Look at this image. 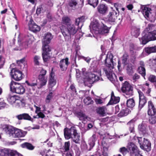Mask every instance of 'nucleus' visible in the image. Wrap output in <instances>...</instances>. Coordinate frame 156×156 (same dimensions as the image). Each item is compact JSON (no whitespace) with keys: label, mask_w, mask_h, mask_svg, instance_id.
<instances>
[{"label":"nucleus","mask_w":156,"mask_h":156,"mask_svg":"<svg viewBox=\"0 0 156 156\" xmlns=\"http://www.w3.org/2000/svg\"><path fill=\"white\" fill-rule=\"evenodd\" d=\"M151 27L149 24L142 33V37H140L141 44L145 45L150 41L156 40V30H150Z\"/></svg>","instance_id":"f257e3e1"},{"label":"nucleus","mask_w":156,"mask_h":156,"mask_svg":"<svg viewBox=\"0 0 156 156\" xmlns=\"http://www.w3.org/2000/svg\"><path fill=\"white\" fill-rule=\"evenodd\" d=\"M113 58V55L112 53H111L109 56L108 55L106 56L105 60V63L106 67L103 69L107 78L111 81H114L113 74L115 75V74L112 70L114 66Z\"/></svg>","instance_id":"f03ea898"},{"label":"nucleus","mask_w":156,"mask_h":156,"mask_svg":"<svg viewBox=\"0 0 156 156\" xmlns=\"http://www.w3.org/2000/svg\"><path fill=\"white\" fill-rule=\"evenodd\" d=\"M64 135L65 139L69 140L72 138V141L76 144L80 143V135L77 133L76 128L72 126L70 129L67 127L64 129Z\"/></svg>","instance_id":"7ed1b4c3"},{"label":"nucleus","mask_w":156,"mask_h":156,"mask_svg":"<svg viewBox=\"0 0 156 156\" xmlns=\"http://www.w3.org/2000/svg\"><path fill=\"white\" fill-rule=\"evenodd\" d=\"M24 84H21L19 83L12 81L10 84V90L11 92L19 94H23L25 92V89L24 87Z\"/></svg>","instance_id":"20e7f679"},{"label":"nucleus","mask_w":156,"mask_h":156,"mask_svg":"<svg viewBox=\"0 0 156 156\" xmlns=\"http://www.w3.org/2000/svg\"><path fill=\"white\" fill-rule=\"evenodd\" d=\"M61 31L64 37L69 35H74L77 32V29L73 24H69L67 27L62 26L61 28Z\"/></svg>","instance_id":"39448f33"},{"label":"nucleus","mask_w":156,"mask_h":156,"mask_svg":"<svg viewBox=\"0 0 156 156\" xmlns=\"http://www.w3.org/2000/svg\"><path fill=\"white\" fill-rule=\"evenodd\" d=\"M135 139L138 140L141 149L147 152L151 150V144L148 139L145 138H143L142 137H136L135 138Z\"/></svg>","instance_id":"423d86ee"},{"label":"nucleus","mask_w":156,"mask_h":156,"mask_svg":"<svg viewBox=\"0 0 156 156\" xmlns=\"http://www.w3.org/2000/svg\"><path fill=\"white\" fill-rule=\"evenodd\" d=\"M97 139V135L96 134H93L90 137L88 141L89 146L85 143H82L81 148L83 151H89L94 146L95 142Z\"/></svg>","instance_id":"0eeeda50"},{"label":"nucleus","mask_w":156,"mask_h":156,"mask_svg":"<svg viewBox=\"0 0 156 156\" xmlns=\"http://www.w3.org/2000/svg\"><path fill=\"white\" fill-rule=\"evenodd\" d=\"M114 7H115L116 11L112 10L109 12L108 16V21L110 23H113L115 22V19L119 15V9L121 7V4L118 3L114 4Z\"/></svg>","instance_id":"6e6552de"},{"label":"nucleus","mask_w":156,"mask_h":156,"mask_svg":"<svg viewBox=\"0 0 156 156\" xmlns=\"http://www.w3.org/2000/svg\"><path fill=\"white\" fill-rule=\"evenodd\" d=\"M133 87L127 81H126L122 84L121 87L122 92L124 93L126 97H130L133 95Z\"/></svg>","instance_id":"1a4fd4ad"},{"label":"nucleus","mask_w":156,"mask_h":156,"mask_svg":"<svg viewBox=\"0 0 156 156\" xmlns=\"http://www.w3.org/2000/svg\"><path fill=\"white\" fill-rule=\"evenodd\" d=\"M24 84L27 90L30 92L35 91L37 89L41 88H39V86L38 85L37 80L30 81L26 80Z\"/></svg>","instance_id":"9d476101"},{"label":"nucleus","mask_w":156,"mask_h":156,"mask_svg":"<svg viewBox=\"0 0 156 156\" xmlns=\"http://www.w3.org/2000/svg\"><path fill=\"white\" fill-rule=\"evenodd\" d=\"M10 75L12 80L13 79L17 81L21 80L24 76L22 72L16 68H13L11 70Z\"/></svg>","instance_id":"9b49d317"},{"label":"nucleus","mask_w":156,"mask_h":156,"mask_svg":"<svg viewBox=\"0 0 156 156\" xmlns=\"http://www.w3.org/2000/svg\"><path fill=\"white\" fill-rule=\"evenodd\" d=\"M43 52L42 53V57L44 62H47L50 58L51 52V48L49 46H43Z\"/></svg>","instance_id":"f8f14e48"},{"label":"nucleus","mask_w":156,"mask_h":156,"mask_svg":"<svg viewBox=\"0 0 156 156\" xmlns=\"http://www.w3.org/2000/svg\"><path fill=\"white\" fill-rule=\"evenodd\" d=\"M100 27L98 20H95L92 21L89 26L90 32L93 34H98Z\"/></svg>","instance_id":"ddd939ff"},{"label":"nucleus","mask_w":156,"mask_h":156,"mask_svg":"<svg viewBox=\"0 0 156 156\" xmlns=\"http://www.w3.org/2000/svg\"><path fill=\"white\" fill-rule=\"evenodd\" d=\"M0 127L3 132L9 134L10 136L12 137L13 135L15 128L12 126L7 124H1Z\"/></svg>","instance_id":"4468645a"},{"label":"nucleus","mask_w":156,"mask_h":156,"mask_svg":"<svg viewBox=\"0 0 156 156\" xmlns=\"http://www.w3.org/2000/svg\"><path fill=\"white\" fill-rule=\"evenodd\" d=\"M139 95V110L140 111L145 105L147 102L146 98L144 96V93L140 90H138Z\"/></svg>","instance_id":"2eb2a0df"},{"label":"nucleus","mask_w":156,"mask_h":156,"mask_svg":"<svg viewBox=\"0 0 156 156\" xmlns=\"http://www.w3.org/2000/svg\"><path fill=\"white\" fill-rule=\"evenodd\" d=\"M86 78L90 84H93L99 80V77L94 73L90 72L86 73Z\"/></svg>","instance_id":"dca6fc26"},{"label":"nucleus","mask_w":156,"mask_h":156,"mask_svg":"<svg viewBox=\"0 0 156 156\" xmlns=\"http://www.w3.org/2000/svg\"><path fill=\"white\" fill-rule=\"evenodd\" d=\"M128 148L129 150L130 151L131 155L135 154V156H143L139 153L138 148L133 143H129Z\"/></svg>","instance_id":"f3484780"},{"label":"nucleus","mask_w":156,"mask_h":156,"mask_svg":"<svg viewBox=\"0 0 156 156\" xmlns=\"http://www.w3.org/2000/svg\"><path fill=\"white\" fill-rule=\"evenodd\" d=\"M111 27H108L104 24H102L100 27L98 34H101L106 36L109 33Z\"/></svg>","instance_id":"a211bd4d"},{"label":"nucleus","mask_w":156,"mask_h":156,"mask_svg":"<svg viewBox=\"0 0 156 156\" xmlns=\"http://www.w3.org/2000/svg\"><path fill=\"white\" fill-rule=\"evenodd\" d=\"M138 129L139 133L144 136H147L148 135L147 126L143 122L138 126Z\"/></svg>","instance_id":"6ab92c4d"},{"label":"nucleus","mask_w":156,"mask_h":156,"mask_svg":"<svg viewBox=\"0 0 156 156\" xmlns=\"http://www.w3.org/2000/svg\"><path fill=\"white\" fill-rule=\"evenodd\" d=\"M34 22L33 20H30L29 23V29L30 30L33 32L36 33L39 31L40 30L41 28L36 23H32Z\"/></svg>","instance_id":"aec40b11"},{"label":"nucleus","mask_w":156,"mask_h":156,"mask_svg":"<svg viewBox=\"0 0 156 156\" xmlns=\"http://www.w3.org/2000/svg\"><path fill=\"white\" fill-rule=\"evenodd\" d=\"M12 137L13 138L21 137H24L27 133V131L21 129L15 128Z\"/></svg>","instance_id":"412c9836"},{"label":"nucleus","mask_w":156,"mask_h":156,"mask_svg":"<svg viewBox=\"0 0 156 156\" xmlns=\"http://www.w3.org/2000/svg\"><path fill=\"white\" fill-rule=\"evenodd\" d=\"M69 63V58H68L62 59L59 64L61 70L62 71L66 70Z\"/></svg>","instance_id":"4be33fe9"},{"label":"nucleus","mask_w":156,"mask_h":156,"mask_svg":"<svg viewBox=\"0 0 156 156\" xmlns=\"http://www.w3.org/2000/svg\"><path fill=\"white\" fill-rule=\"evenodd\" d=\"M141 8L142 14L145 17L146 19L149 18L150 14H151V9L144 5L141 6Z\"/></svg>","instance_id":"5701e85b"},{"label":"nucleus","mask_w":156,"mask_h":156,"mask_svg":"<svg viewBox=\"0 0 156 156\" xmlns=\"http://www.w3.org/2000/svg\"><path fill=\"white\" fill-rule=\"evenodd\" d=\"M98 12L100 14L105 15L108 11V7L105 4H101L98 5L97 7Z\"/></svg>","instance_id":"b1692460"},{"label":"nucleus","mask_w":156,"mask_h":156,"mask_svg":"<svg viewBox=\"0 0 156 156\" xmlns=\"http://www.w3.org/2000/svg\"><path fill=\"white\" fill-rule=\"evenodd\" d=\"M13 93L12 92L9 93L6 97L8 102L11 105L15 103L18 98V97L16 95H14Z\"/></svg>","instance_id":"393cba45"},{"label":"nucleus","mask_w":156,"mask_h":156,"mask_svg":"<svg viewBox=\"0 0 156 156\" xmlns=\"http://www.w3.org/2000/svg\"><path fill=\"white\" fill-rule=\"evenodd\" d=\"M52 36L51 33H48L46 35L43 41V46H49L48 44H49L51 39L52 38Z\"/></svg>","instance_id":"a878e982"},{"label":"nucleus","mask_w":156,"mask_h":156,"mask_svg":"<svg viewBox=\"0 0 156 156\" xmlns=\"http://www.w3.org/2000/svg\"><path fill=\"white\" fill-rule=\"evenodd\" d=\"M16 118L19 120H24L32 121L33 119L28 113H23L16 116Z\"/></svg>","instance_id":"bb28decb"},{"label":"nucleus","mask_w":156,"mask_h":156,"mask_svg":"<svg viewBox=\"0 0 156 156\" xmlns=\"http://www.w3.org/2000/svg\"><path fill=\"white\" fill-rule=\"evenodd\" d=\"M148 107L147 114L149 115L152 116L154 115V114H153L154 110H155V114H156V109L151 101H149L148 102Z\"/></svg>","instance_id":"cd10ccee"},{"label":"nucleus","mask_w":156,"mask_h":156,"mask_svg":"<svg viewBox=\"0 0 156 156\" xmlns=\"http://www.w3.org/2000/svg\"><path fill=\"white\" fill-rule=\"evenodd\" d=\"M141 66L139 67L137 69V71L145 79L146 75V70L144 67V64L143 62H140Z\"/></svg>","instance_id":"c85d7f7f"},{"label":"nucleus","mask_w":156,"mask_h":156,"mask_svg":"<svg viewBox=\"0 0 156 156\" xmlns=\"http://www.w3.org/2000/svg\"><path fill=\"white\" fill-rule=\"evenodd\" d=\"M131 33L135 37H137L140 34V29L135 26L132 27Z\"/></svg>","instance_id":"c756f323"},{"label":"nucleus","mask_w":156,"mask_h":156,"mask_svg":"<svg viewBox=\"0 0 156 156\" xmlns=\"http://www.w3.org/2000/svg\"><path fill=\"white\" fill-rule=\"evenodd\" d=\"M122 107V109L120 113H119L118 115V116L120 117H122L127 115L129 113V110L127 108H125L123 107L124 105H121Z\"/></svg>","instance_id":"7c9ffc66"},{"label":"nucleus","mask_w":156,"mask_h":156,"mask_svg":"<svg viewBox=\"0 0 156 156\" xmlns=\"http://www.w3.org/2000/svg\"><path fill=\"white\" fill-rule=\"evenodd\" d=\"M15 106L17 107H23L25 105V101L23 99H20L18 97L17 98L15 103Z\"/></svg>","instance_id":"2f4dec72"},{"label":"nucleus","mask_w":156,"mask_h":156,"mask_svg":"<svg viewBox=\"0 0 156 156\" xmlns=\"http://www.w3.org/2000/svg\"><path fill=\"white\" fill-rule=\"evenodd\" d=\"M105 109L106 107L105 106L99 107L96 109V111L100 116L103 117L106 115Z\"/></svg>","instance_id":"473e14b6"},{"label":"nucleus","mask_w":156,"mask_h":156,"mask_svg":"<svg viewBox=\"0 0 156 156\" xmlns=\"http://www.w3.org/2000/svg\"><path fill=\"white\" fill-rule=\"evenodd\" d=\"M144 51L148 55L152 53L156 52V45L146 47L144 48Z\"/></svg>","instance_id":"72a5a7b5"},{"label":"nucleus","mask_w":156,"mask_h":156,"mask_svg":"<svg viewBox=\"0 0 156 156\" xmlns=\"http://www.w3.org/2000/svg\"><path fill=\"white\" fill-rule=\"evenodd\" d=\"M101 148H103V151L102 152V155L104 156H108L107 153L108 151V147L107 144L105 143L104 141L102 142Z\"/></svg>","instance_id":"f704fd0d"},{"label":"nucleus","mask_w":156,"mask_h":156,"mask_svg":"<svg viewBox=\"0 0 156 156\" xmlns=\"http://www.w3.org/2000/svg\"><path fill=\"white\" fill-rule=\"evenodd\" d=\"M21 146L23 148H26L30 150H32L34 148V146L28 142H25L21 144Z\"/></svg>","instance_id":"c9c22d12"},{"label":"nucleus","mask_w":156,"mask_h":156,"mask_svg":"<svg viewBox=\"0 0 156 156\" xmlns=\"http://www.w3.org/2000/svg\"><path fill=\"white\" fill-rule=\"evenodd\" d=\"M85 21L84 17L82 16L76 19L75 21V24L76 26H78L79 27V25H80V28L83 25V23Z\"/></svg>","instance_id":"e433bc0d"},{"label":"nucleus","mask_w":156,"mask_h":156,"mask_svg":"<svg viewBox=\"0 0 156 156\" xmlns=\"http://www.w3.org/2000/svg\"><path fill=\"white\" fill-rule=\"evenodd\" d=\"M38 79L40 81V85H39V88H41L43 86L46 85L47 82V80L45 79V76H38Z\"/></svg>","instance_id":"4c0bfd02"},{"label":"nucleus","mask_w":156,"mask_h":156,"mask_svg":"<svg viewBox=\"0 0 156 156\" xmlns=\"http://www.w3.org/2000/svg\"><path fill=\"white\" fill-rule=\"evenodd\" d=\"M127 107L129 108H132L135 105V102L133 98H130L127 100L126 102Z\"/></svg>","instance_id":"58836bf2"},{"label":"nucleus","mask_w":156,"mask_h":156,"mask_svg":"<svg viewBox=\"0 0 156 156\" xmlns=\"http://www.w3.org/2000/svg\"><path fill=\"white\" fill-rule=\"evenodd\" d=\"M46 9L44 5H40L38 6L36 10V14L37 16L41 13V12L44 13L46 11Z\"/></svg>","instance_id":"ea45409f"},{"label":"nucleus","mask_w":156,"mask_h":156,"mask_svg":"<svg viewBox=\"0 0 156 156\" xmlns=\"http://www.w3.org/2000/svg\"><path fill=\"white\" fill-rule=\"evenodd\" d=\"M76 114L78 117L79 118L80 120L85 121L87 119V117L82 112H78Z\"/></svg>","instance_id":"a19ab883"},{"label":"nucleus","mask_w":156,"mask_h":156,"mask_svg":"<svg viewBox=\"0 0 156 156\" xmlns=\"http://www.w3.org/2000/svg\"><path fill=\"white\" fill-rule=\"evenodd\" d=\"M153 114L154 115L152 116H150L149 117V121L150 123L153 124L156 123V114H155V110H154L153 111Z\"/></svg>","instance_id":"79ce46f5"},{"label":"nucleus","mask_w":156,"mask_h":156,"mask_svg":"<svg viewBox=\"0 0 156 156\" xmlns=\"http://www.w3.org/2000/svg\"><path fill=\"white\" fill-rule=\"evenodd\" d=\"M134 120L132 119L127 123V125L129 126V130L130 133H133L134 131Z\"/></svg>","instance_id":"37998d69"},{"label":"nucleus","mask_w":156,"mask_h":156,"mask_svg":"<svg viewBox=\"0 0 156 156\" xmlns=\"http://www.w3.org/2000/svg\"><path fill=\"white\" fill-rule=\"evenodd\" d=\"M133 66L131 64H129L126 66V70L127 73L129 75H131L133 73Z\"/></svg>","instance_id":"c03bdc74"},{"label":"nucleus","mask_w":156,"mask_h":156,"mask_svg":"<svg viewBox=\"0 0 156 156\" xmlns=\"http://www.w3.org/2000/svg\"><path fill=\"white\" fill-rule=\"evenodd\" d=\"M83 102L87 105L92 104L94 103V101L89 96L87 97L86 98H84L83 100Z\"/></svg>","instance_id":"a18cd8bd"},{"label":"nucleus","mask_w":156,"mask_h":156,"mask_svg":"<svg viewBox=\"0 0 156 156\" xmlns=\"http://www.w3.org/2000/svg\"><path fill=\"white\" fill-rule=\"evenodd\" d=\"M120 98L119 97H115L114 98H113L112 100L110 102V100L107 105H113L116 104L119 101Z\"/></svg>","instance_id":"49530a36"},{"label":"nucleus","mask_w":156,"mask_h":156,"mask_svg":"<svg viewBox=\"0 0 156 156\" xmlns=\"http://www.w3.org/2000/svg\"><path fill=\"white\" fill-rule=\"evenodd\" d=\"M49 87L51 89L56 84V80L55 79L52 78H49Z\"/></svg>","instance_id":"de8ad7c7"},{"label":"nucleus","mask_w":156,"mask_h":156,"mask_svg":"<svg viewBox=\"0 0 156 156\" xmlns=\"http://www.w3.org/2000/svg\"><path fill=\"white\" fill-rule=\"evenodd\" d=\"M128 57L129 55L127 53H125L123 55L122 58V62L124 66L127 65Z\"/></svg>","instance_id":"09e8293b"},{"label":"nucleus","mask_w":156,"mask_h":156,"mask_svg":"<svg viewBox=\"0 0 156 156\" xmlns=\"http://www.w3.org/2000/svg\"><path fill=\"white\" fill-rule=\"evenodd\" d=\"M88 3L90 5L95 8L98 4V0H88Z\"/></svg>","instance_id":"8fccbe9b"},{"label":"nucleus","mask_w":156,"mask_h":156,"mask_svg":"<svg viewBox=\"0 0 156 156\" xmlns=\"http://www.w3.org/2000/svg\"><path fill=\"white\" fill-rule=\"evenodd\" d=\"M51 90H50L49 92V94H48L46 97L45 99V101L47 103H49L50 102V101L52 97V94L53 92L51 91Z\"/></svg>","instance_id":"3c124183"},{"label":"nucleus","mask_w":156,"mask_h":156,"mask_svg":"<svg viewBox=\"0 0 156 156\" xmlns=\"http://www.w3.org/2000/svg\"><path fill=\"white\" fill-rule=\"evenodd\" d=\"M70 19L67 16H63L62 18V23L66 25L67 26L70 24Z\"/></svg>","instance_id":"603ef678"},{"label":"nucleus","mask_w":156,"mask_h":156,"mask_svg":"<svg viewBox=\"0 0 156 156\" xmlns=\"http://www.w3.org/2000/svg\"><path fill=\"white\" fill-rule=\"evenodd\" d=\"M148 80L151 83H156V76L154 75L150 74L147 75Z\"/></svg>","instance_id":"864d4df0"},{"label":"nucleus","mask_w":156,"mask_h":156,"mask_svg":"<svg viewBox=\"0 0 156 156\" xmlns=\"http://www.w3.org/2000/svg\"><path fill=\"white\" fill-rule=\"evenodd\" d=\"M119 151L121 153L123 156H125L129 152V151L128 149L125 147H122L120 148Z\"/></svg>","instance_id":"5fc2aeb1"},{"label":"nucleus","mask_w":156,"mask_h":156,"mask_svg":"<svg viewBox=\"0 0 156 156\" xmlns=\"http://www.w3.org/2000/svg\"><path fill=\"white\" fill-rule=\"evenodd\" d=\"M41 58V57L38 55H35L34 58V61L35 65L39 66L40 63L39 61Z\"/></svg>","instance_id":"6e6d98bb"},{"label":"nucleus","mask_w":156,"mask_h":156,"mask_svg":"<svg viewBox=\"0 0 156 156\" xmlns=\"http://www.w3.org/2000/svg\"><path fill=\"white\" fill-rule=\"evenodd\" d=\"M78 51H77L76 50V53L75 54V57L73 58L72 59V62H73V65L75 64V65L76 67L77 66V64H76V58L78 56V59H79V57L80 56H78V54H77Z\"/></svg>","instance_id":"4d7b16f0"},{"label":"nucleus","mask_w":156,"mask_h":156,"mask_svg":"<svg viewBox=\"0 0 156 156\" xmlns=\"http://www.w3.org/2000/svg\"><path fill=\"white\" fill-rule=\"evenodd\" d=\"M77 4V2L75 0H70L69 2V5L70 7H75Z\"/></svg>","instance_id":"13d9d810"},{"label":"nucleus","mask_w":156,"mask_h":156,"mask_svg":"<svg viewBox=\"0 0 156 156\" xmlns=\"http://www.w3.org/2000/svg\"><path fill=\"white\" fill-rule=\"evenodd\" d=\"M7 149H0V156H6Z\"/></svg>","instance_id":"bf43d9fd"},{"label":"nucleus","mask_w":156,"mask_h":156,"mask_svg":"<svg viewBox=\"0 0 156 156\" xmlns=\"http://www.w3.org/2000/svg\"><path fill=\"white\" fill-rule=\"evenodd\" d=\"M6 106V103L2 99L0 98V109L4 108Z\"/></svg>","instance_id":"052dcab7"},{"label":"nucleus","mask_w":156,"mask_h":156,"mask_svg":"<svg viewBox=\"0 0 156 156\" xmlns=\"http://www.w3.org/2000/svg\"><path fill=\"white\" fill-rule=\"evenodd\" d=\"M70 146V143L68 141L66 142L64 146V149L66 151H68L69 150V147Z\"/></svg>","instance_id":"680f3d73"},{"label":"nucleus","mask_w":156,"mask_h":156,"mask_svg":"<svg viewBox=\"0 0 156 156\" xmlns=\"http://www.w3.org/2000/svg\"><path fill=\"white\" fill-rule=\"evenodd\" d=\"M73 152L70 151H66L63 154V156H73Z\"/></svg>","instance_id":"e2e57ef3"},{"label":"nucleus","mask_w":156,"mask_h":156,"mask_svg":"<svg viewBox=\"0 0 156 156\" xmlns=\"http://www.w3.org/2000/svg\"><path fill=\"white\" fill-rule=\"evenodd\" d=\"M76 71V77L79 78L81 76V71L78 69H75Z\"/></svg>","instance_id":"0e129e2a"},{"label":"nucleus","mask_w":156,"mask_h":156,"mask_svg":"<svg viewBox=\"0 0 156 156\" xmlns=\"http://www.w3.org/2000/svg\"><path fill=\"white\" fill-rule=\"evenodd\" d=\"M140 76L137 74L135 73L133 76V79L134 81H136L140 78Z\"/></svg>","instance_id":"69168bd1"},{"label":"nucleus","mask_w":156,"mask_h":156,"mask_svg":"<svg viewBox=\"0 0 156 156\" xmlns=\"http://www.w3.org/2000/svg\"><path fill=\"white\" fill-rule=\"evenodd\" d=\"M9 121L8 118L6 117H0V121L4 122H7Z\"/></svg>","instance_id":"338daca9"},{"label":"nucleus","mask_w":156,"mask_h":156,"mask_svg":"<svg viewBox=\"0 0 156 156\" xmlns=\"http://www.w3.org/2000/svg\"><path fill=\"white\" fill-rule=\"evenodd\" d=\"M47 71L46 70L42 69L40 71V74L39 76H45L46 75Z\"/></svg>","instance_id":"774afa93"}]
</instances>
